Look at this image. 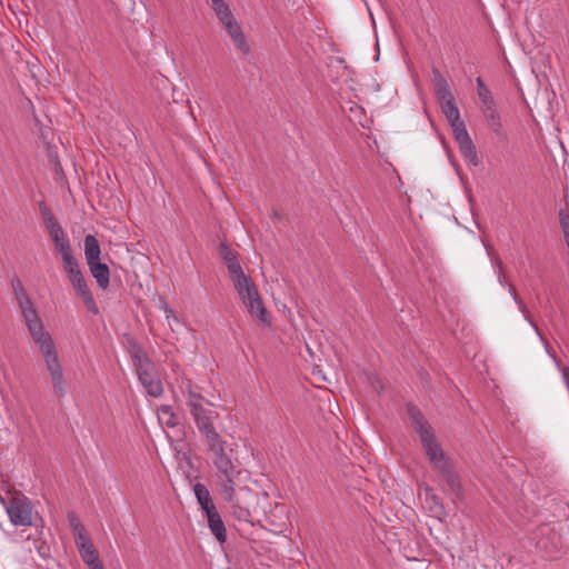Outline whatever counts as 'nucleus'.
<instances>
[{"mask_svg": "<svg viewBox=\"0 0 569 569\" xmlns=\"http://www.w3.org/2000/svg\"><path fill=\"white\" fill-rule=\"evenodd\" d=\"M28 327V330L39 346V350L46 362L54 393L58 398L66 395V381L51 336L43 330V325L28 295L16 299Z\"/></svg>", "mask_w": 569, "mask_h": 569, "instance_id": "1", "label": "nucleus"}, {"mask_svg": "<svg viewBox=\"0 0 569 569\" xmlns=\"http://www.w3.org/2000/svg\"><path fill=\"white\" fill-rule=\"evenodd\" d=\"M413 430L418 433L420 442L432 466L439 471L449 489L459 495L461 490L460 478L451 460L447 457L441 445L437 441L431 426L425 419L420 409L413 405L407 408Z\"/></svg>", "mask_w": 569, "mask_h": 569, "instance_id": "2", "label": "nucleus"}, {"mask_svg": "<svg viewBox=\"0 0 569 569\" xmlns=\"http://www.w3.org/2000/svg\"><path fill=\"white\" fill-rule=\"evenodd\" d=\"M181 390L187 396V406L201 437L217 430L214 421L219 418V413L213 409V405L198 391V387L188 380Z\"/></svg>", "mask_w": 569, "mask_h": 569, "instance_id": "3", "label": "nucleus"}, {"mask_svg": "<svg viewBox=\"0 0 569 569\" xmlns=\"http://www.w3.org/2000/svg\"><path fill=\"white\" fill-rule=\"evenodd\" d=\"M230 279L248 312L263 325L269 326L268 311L252 279L244 274L242 268L230 274Z\"/></svg>", "mask_w": 569, "mask_h": 569, "instance_id": "4", "label": "nucleus"}, {"mask_svg": "<svg viewBox=\"0 0 569 569\" xmlns=\"http://www.w3.org/2000/svg\"><path fill=\"white\" fill-rule=\"evenodd\" d=\"M447 120L450 123L452 129L453 138L459 147V151L463 159L468 161L473 167L479 164V157L476 150V147L467 131L466 124L463 120L460 118V112L458 108H455L450 111L443 113Z\"/></svg>", "mask_w": 569, "mask_h": 569, "instance_id": "5", "label": "nucleus"}, {"mask_svg": "<svg viewBox=\"0 0 569 569\" xmlns=\"http://www.w3.org/2000/svg\"><path fill=\"white\" fill-rule=\"evenodd\" d=\"M0 502L3 505L7 515L13 526H32V503L22 492L14 491L7 498L0 496Z\"/></svg>", "mask_w": 569, "mask_h": 569, "instance_id": "6", "label": "nucleus"}, {"mask_svg": "<svg viewBox=\"0 0 569 569\" xmlns=\"http://www.w3.org/2000/svg\"><path fill=\"white\" fill-rule=\"evenodd\" d=\"M64 271L67 272L69 280L74 288V290L78 292V295L81 297L84 306L87 309L93 313H99V308L97 306V302L93 298V295L91 290L89 289L87 281L80 270L79 262L73 257V253L64 257L62 259Z\"/></svg>", "mask_w": 569, "mask_h": 569, "instance_id": "7", "label": "nucleus"}, {"mask_svg": "<svg viewBox=\"0 0 569 569\" xmlns=\"http://www.w3.org/2000/svg\"><path fill=\"white\" fill-rule=\"evenodd\" d=\"M206 446L207 453L210 457L214 468L226 466L228 462L237 460L232 447L223 439V437L214 430L202 437Z\"/></svg>", "mask_w": 569, "mask_h": 569, "instance_id": "8", "label": "nucleus"}, {"mask_svg": "<svg viewBox=\"0 0 569 569\" xmlns=\"http://www.w3.org/2000/svg\"><path fill=\"white\" fill-rule=\"evenodd\" d=\"M432 87L442 113L458 108L446 77L438 68L432 69Z\"/></svg>", "mask_w": 569, "mask_h": 569, "instance_id": "9", "label": "nucleus"}, {"mask_svg": "<svg viewBox=\"0 0 569 569\" xmlns=\"http://www.w3.org/2000/svg\"><path fill=\"white\" fill-rule=\"evenodd\" d=\"M128 352L132 360L134 370L139 376H143L144 378L148 376V372L154 370L153 362L148 357L147 352L142 348V346L137 341V339L132 337H128Z\"/></svg>", "mask_w": 569, "mask_h": 569, "instance_id": "10", "label": "nucleus"}, {"mask_svg": "<svg viewBox=\"0 0 569 569\" xmlns=\"http://www.w3.org/2000/svg\"><path fill=\"white\" fill-rule=\"evenodd\" d=\"M20 559L24 565L36 566L38 568H42V565L38 562V559H46L49 547L44 542H39L38 540L27 538L21 542L20 546Z\"/></svg>", "mask_w": 569, "mask_h": 569, "instance_id": "11", "label": "nucleus"}, {"mask_svg": "<svg viewBox=\"0 0 569 569\" xmlns=\"http://www.w3.org/2000/svg\"><path fill=\"white\" fill-rule=\"evenodd\" d=\"M248 479V472L246 476H238L237 478H230L228 482L220 481L217 485L219 493L223 500H231L236 496H253L251 489L248 488L246 482Z\"/></svg>", "mask_w": 569, "mask_h": 569, "instance_id": "12", "label": "nucleus"}, {"mask_svg": "<svg viewBox=\"0 0 569 569\" xmlns=\"http://www.w3.org/2000/svg\"><path fill=\"white\" fill-rule=\"evenodd\" d=\"M481 101V111L486 118L488 127L496 133H502V123L500 113L497 110L496 102L491 92L486 96H479Z\"/></svg>", "mask_w": 569, "mask_h": 569, "instance_id": "13", "label": "nucleus"}, {"mask_svg": "<svg viewBox=\"0 0 569 569\" xmlns=\"http://www.w3.org/2000/svg\"><path fill=\"white\" fill-rule=\"evenodd\" d=\"M47 230L54 244L57 252L60 253L62 259H64V257L72 254L70 240L66 236V232L63 231L59 222L51 223L50 226L47 227Z\"/></svg>", "mask_w": 569, "mask_h": 569, "instance_id": "14", "label": "nucleus"}, {"mask_svg": "<svg viewBox=\"0 0 569 569\" xmlns=\"http://www.w3.org/2000/svg\"><path fill=\"white\" fill-rule=\"evenodd\" d=\"M79 552L83 561L90 567V569H102L99 555L94 548L90 537L81 540H76Z\"/></svg>", "mask_w": 569, "mask_h": 569, "instance_id": "15", "label": "nucleus"}, {"mask_svg": "<svg viewBox=\"0 0 569 569\" xmlns=\"http://www.w3.org/2000/svg\"><path fill=\"white\" fill-rule=\"evenodd\" d=\"M250 496H236L231 500H226L229 503L230 513L234 519L243 522H250L251 511L249 498Z\"/></svg>", "mask_w": 569, "mask_h": 569, "instance_id": "16", "label": "nucleus"}, {"mask_svg": "<svg viewBox=\"0 0 569 569\" xmlns=\"http://www.w3.org/2000/svg\"><path fill=\"white\" fill-rule=\"evenodd\" d=\"M425 501L429 511L439 520L448 516L441 498L435 493L432 488H426Z\"/></svg>", "mask_w": 569, "mask_h": 569, "instance_id": "17", "label": "nucleus"}, {"mask_svg": "<svg viewBox=\"0 0 569 569\" xmlns=\"http://www.w3.org/2000/svg\"><path fill=\"white\" fill-rule=\"evenodd\" d=\"M231 38L234 47L242 53V54H249L250 53V46L247 42V38L244 33L242 32V29L240 24L234 21L233 23L227 26L224 28Z\"/></svg>", "mask_w": 569, "mask_h": 569, "instance_id": "18", "label": "nucleus"}, {"mask_svg": "<svg viewBox=\"0 0 569 569\" xmlns=\"http://www.w3.org/2000/svg\"><path fill=\"white\" fill-rule=\"evenodd\" d=\"M206 517L212 535L220 543H223L227 540V530L217 509L206 513Z\"/></svg>", "mask_w": 569, "mask_h": 569, "instance_id": "19", "label": "nucleus"}, {"mask_svg": "<svg viewBox=\"0 0 569 569\" xmlns=\"http://www.w3.org/2000/svg\"><path fill=\"white\" fill-rule=\"evenodd\" d=\"M218 252L227 266L229 276L233 274V272H237L242 268L238 260L237 253L226 242H221L219 244Z\"/></svg>", "mask_w": 569, "mask_h": 569, "instance_id": "20", "label": "nucleus"}, {"mask_svg": "<svg viewBox=\"0 0 569 569\" xmlns=\"http://www.w3.org/2000/svg\"><path fill=\"white\" fill-rule=\"evenodd\" d=\"M88 267L98 286L106 290L110 284L109 267L100 261H94L93 263L88 264Z\"/></svg>", "mask_w": 569, "mask_h": 569, "instance_id": "21", "label": "nucleus"}, {"mask_svg": "<svg viewBox=\"0 0 569 569\" xmlns=\"http://www.w3.org/2000/svg\"><path fill=\"white\" fill-rule=\"evenodd\" d=\"M142 386L144 387L148 395L151 397L158 398L163 392V387L161 380L157 377L154 370L148 372V376L144 378L143 376L138 377Z\"/></svg>", "mask_w": 569, "mask_h": 569, "instance_id": "22", "label": "nucleus"}, {"mask_svg": "<svg viewBox=\"0 0 569 569\" xmlns=\"http://www.w3.org/2000/svg\"><path fill=\"white\" fill-rule=\"evenodd\" d=\"M193 491L197 501L200 505L201 509L204 511V513L211 512L217 509L211 499L210 492L204 485L197 482L193 486Z\"/></svg>", "mask_w": 569, "mask_h": 569, "instance_id": "23", "label": "nucleus"}, {"mask_svg": "<svg viewBox=\"0 0 569 569\" xmlns=\"http://www.w3.org/2000/svg\"><path fill=\"white\" fill-rule=\"evenodd\" d=\"M216 483H220V481L228 482L230 478H237L238 476H246V470L238 468L233 461L228 462L226 466H220L216 468Z\"/></svg>", "mask_w": 569, "mask_h": 569, "instance_id": "24", "label": "nucleus"}, {"mask_svg": "<svg viewBox=\"0 0 569 569\" xmlns=\"http://www.w3.org/2000/svg\"><path fill=\"white\" fill-rule=\"evenodd\" d=\"M101 249L98 239L93 234L84 237V257L87 264L100 260Z\"/></svg>", "mask_w": 569, "mask_h": 569, "instance_id": "25", "label": "nucleus"}, {"mask_svg": "<svg viewBox=\"0 0 569 569\" xmlns=\"http://www.w3.org/2000/svg\"><path fill=\"white\" fill-rule=\"evenodd\" d=\"M68 521H69L71 530L76 537V540H81V539L89 537L87 535L84 526L81 523V521L76 512L71 511L68 513Z\"/></svg>", "mask_w": 569, "mask_h": 569, "instance_id": "26", "label": "nucleus"}, {"mask_svg": "<svg viewBox=\"0 0 569 569\" xmlns=\"http://www.w3.org/2000/svg\"><path fill=\"white\" fill-rule=\"evenodd\" d=\"M159 411L167 417L164 421L167 427L173 428L179 423L178 416L173 412L171 406L163 405L159 408Z\"/></svg>", "mask_w": 569, "mask_h": 569, "instance_id": "27", "label": "nucleus"}, {"mask_svg": "<svg viewBox=\"0 0 569 569\" xmlns=\"http://www.w3.org/2000/svg\"><path fill=\"white\" fill-rule=\"evenodd\" d=\"M559 224L562 230L566 242L569 241V211L560 209L558 212Z\"/></svg>", "mask_w": 569, "mask_h": 569, "instance_id": "28", "label": "nucleus"}, {"mask_svg": "<svg viewBox=\"0 0 569 569\" xmlns=\"http://www.w3.org/2000/svg\"><path fill=\"white\" fill-rule=\"evenodd\" d=\"M41 216L46 222V228L50 226L51 223H57V219L54 218L53 213L49 209V207L44 202H40L39 204Z\"/></svg>", "mask_w": 569, "mask_h": 569, "instance_id": "29", "label": "nucleus"}, {"mask_svg": "<svg viewBox=\"0 0 569 569\" xmlns=\"http://www.w3.org/2000/svg\"><path fill=\"white\" fill-rule=\"evenodd\" d=\"M11 287H12L16 299L28 295L22 284V281L17 276L12 278Z\"/></svg>", "mask_w": 569, "mask_h": 569, "instance_id": "30", "label": "nucleus"}, {"mask_svg": "<svg viewBox=\"0 0 569 569\" xmlns=\"http://www.w3.org/2000/svg\"><path fill=\"white\" fill-rule=\"evenodd\" d=\"M212 9H213V11H214L217 17L231 11L229 6L224 1H222L220 3H217V4H213Z\"/></svg>", "mask_w": 569, "mask_h": 569, "instance_id": "31", "label": "nucleus"}, {"mask_svg": "<svg viewBox=\"0 0 569 569\" xmlns=\"http://www.w3.org/2000/svg\"><path fill=\"white\" fill-rule=\"evenodd\" d=\"M219 19V21L222 23V26L226 28L227 26L233 23L234 21H237L233 17V13L231 11L224 13V14H221V16H218L217 17Z\"/></svg>", "mask_w": 569, "mask_h": 569, "instance_id": "32", "label": "nucleus"}, {"mask_svg": "<svg viewBox=\"0 0 569 569\" xmlns=\"http://www.w3.org/2000/svg\"><path fill=\"white\" fill-rule=\"evenodd\" d=\"M476 83H477V94H478V97L479 96H486L487 93L491 92L489 90V88L485 84V82L482 81V79L480 77H478L476 79Z\"/></svg>", "mask_w": 569, "mask_h": 569, "instance_id": "33", "label": "nucleus"}, {"mask_svg": "<svg viewBox=\"0 0 569 569\" xmlns=\"http://www.w3.org/2000/svg\"><path fill=\"white\" fill-rule=\"evenodd\" d=\"M527 319L529 320L530 325L532 326V328L535 329V331L537 332V335L540 337V339H541L545 343H547V341H546V339L543 338V336L541 335L540 329L538 328L537 323H536V322H533L532 320H530L529 318H527Z\"/></svg>", "mask_w": 569, "mask_h": 569, "instance_id": "34", "label": "nucleus"}, {"mask_svg": "<svg viewBox=\"0 0 569 569\" xmlns=\"http://www.w3.org/2000/svg\"><path fill=\"white\" fill-rule=\"evenodd\" d=\"M509 291L513 296L515 300L519 303L521 310L525 311V306L520 301H518V299H517L518 295H517V291H516L515 287L510 286Z\"/></svg>", "mask_w": 569, "mask_h": 569, "instance_id": "35", "label": "nucleus"}, {"mask_svg": "<svg viewBox=\"0 0 569 569\" xmlns=\"http://www.w3.org/2000/svg\"><path fill=\"white\" fill-rule=\"evenodd\" d=\"M372 387L378 391L380 392L382 390V385L380 383V381L377 379L376 381H372Z\"/></svg>", "mask_w": 569, "mask_h": 569, "instance_id": "36", "label": "nucleus"}, {"mask_svg": "<svg viewBox=\"0 0 569 569\" xmlns=\"http://www.w3.org/2000/svg\"><path fill=\"white\" fill-rule=\"evenodd\" d=\"M272 217L276 220H281L282 219V214L278 210H273Z\"/></svg>", "mask_w": 569, "mask_h": 569, "instance_id": "37", "label": "nucleus"}, {"mask_svg": "<svg viewBox=\"0 0 569 569\" xmlns=\"http://www.w3.org/2000/svg\"><path fill=\"white\" fill-rule=\"evenodd\" d=\"M537 546L539 548L547 549V545H546L545 540H542V539L538 540Z\"/></svg>", "mask_w": 569, "mask_h": 569, "instance_id": "38", "label": "nucleus"}, {"mask_svg": "<svg viewBox=\"0 0 569 569\" xmlns=\"http://www.w3.org/2000/svg\"><path fill=\"white\" fill-rule=\"evenodd\" d=\"M164 310L167 313V318H169L170 315H173V311L171 309H169L167 306H166Z\"/></svg>", "mask_w": 569, "mask_h": 569, "instance_id": "39", "label": "nucleus"}, {"mask_svg": "<svg viewBox=\"0 0 569 569\" xmlns=\"http://www.w3.org/2000/svg\"><path fill=\"white\" fill-rule=\"evenodd\" d=\"M182 458L190 465L191 463V460L190 458L187 456V453H182Z\"/></svg>", "mask_w": 569, "mask_h": 569, "instance_id": "40", "label": "nucleus"}, {"mask_svg": "<svg viewBox=\"0 0 569 569\" xmlns=\"http://www.w3.org/2000/svg\"><path fill=\"white\" fill-rule=\"evenodd\" d=\"M223 0H211L212 6L222 2Z\"/></svg>", "mask_w": 569, "mask_h": 569, "instance_id": "41", "label": "nucleus"}, {"mask_svg": "<svg viewBox=\"0 0 569 569\" xmlns=\"http://www.w3.org/2000/svg\"><path fill=\"white\" fill-rule=\"evenodd\" d=\"M566 243H567V246H568V248H569V241H568V242H566Z\"/></svg>", "mask_w": 569, "mask_h": 569, "instance_id": "42", "label": "nucleus"}]
</instances>
